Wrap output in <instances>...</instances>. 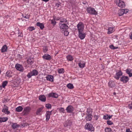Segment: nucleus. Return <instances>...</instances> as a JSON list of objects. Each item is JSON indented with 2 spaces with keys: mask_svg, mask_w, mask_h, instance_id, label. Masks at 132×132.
I'll use <instances>...</instances> for the list:
<instances>
[{
  "mask_svg": "<svg viewBox=\"0 0 132 132\" xmlns=\"http://www.w3.org/2000/svg\"><path fill=\"white\" fill-rule=\"evenodd\" d=\"M87 12L90 14L93 15H97V12L94 9L91 7H87L86 10Z\"/></svg>",
  "mask_w": 132,
  "mask_h": 132,
  "instance_id": "f257e3e1",
  "label": "nucleus"
},
{
  "mask_svg": "<svg viewBox=\"0 0 132 132\" xmlns=\"http://www.w3.org/2000/svg\"><path fill=\"white\" fill-rule=\"evenodd\" d=\"M114 2L119 7L123 8L125 6V3L121 0H115Z\"/></svg>",
  "mask_w": 132,
  "mask_h": 132,
  "instance_id": "f03ea898",
  "label": "nucleus"
},
{
  "mask_svg": "<svg viewBox=\"0 0 132 132\" xmlns=\"http://www.w3.org/2000/svg\"><path fill=\"white\" fill-rule=\"evenodd\" d=\"M85 128L88 130L93 131L94 130V128L92 125L90 123H87L85 126Z\"/></svg>",
  "mask_w": 132,
  "mask_h": 132,
  "instance_id": "7ed1b4c3",
  "label": "nucleus"
},
{
  "mask_svg": "<svg viewBox=\"0 0 132 132\" xmlns=\"http://www.w3.org/2000/svg\"><path fill=\"white\" fill-rule=\"evenodd\" d=\"M78 32H83L84 26V24L82 22H80L77 25Z\"/></svg>",
  "mask_w": 132,
  "mask_h": 132,
  "instance_id": "20e7f679",
  "label": "nucleus"
},
{
  "mask_svg": "<svg viewBox=\"0 0 132 132\" xmlns=\"http://www.w3.org/2000/svg\"><path fill=\"white\" fill-rule=\"evenodd\" d=\"M59 25L61 31L64 30H67L68 29V27L66 24L59 23Z\"/></svg>",
  "mask_w": 132,
  "mask_h": 132,
  "instance_id": "39448f33",
  "label": "nucleus"
},
{
  "mask_svg": "<svg viewBox=\"0 0 132 132\" xmlns=\"http://www.w3.org/2000/svg\"><path fill=\"white\" fill-rule=\"evenodd\" d=\"M44 107L42 106L41 107L38 108L36 110V114L38 116H40L42 114V113L43 112V109Z\"/></svg>",
  "mask_w": 132,
  "mask_h": 132,
  "instance_id": "423d86ee",
  "label": "nucleus"
},
{
  "mask_svg": "<svg viewBox=\"0 0 132 132\" xmlns=\"http://www.w3.org/2000/svg\"><path fill=\"white\" fill-rule=\"evenodd\" d=\"M129 78L128 76H123L120 78V80L124 83H126L128 81Z\"/></svg>",
  "mask_w": 132,
  "mask_h": 132,
  "instance_id": "0eeeda50",
  "label": "nucleus"
},
{
  "mask_svg": "<svg viewBox=\"0 0 132 132\" xmlns=\"http://www.w3.org/2000/svg\"><path fill=\"white\" fill-rule=\"evenodd\" d=\"M43 59L44 60L50 61L52 59L51 56L47 54H44L42 56Z\"/></svg>",
  "mask_w": 132,
  "mask_h": 132,
  "instance_id": "6e6552de",
  "label": "nucleus"
},
{
  "mask_svg": "<svg viewBox=\"0 0 132 132\" xmlns=\"http://www.w3.org/2000/svg\"><path fill=\"white\" fill-rule=\"evenodd\" d=\"M15 68L17 70L22 72L23 71L24 69L22 65L18 64H16Z\"/></svg>",
  "mask_w": 132,
  "mask_h": 132,
  "instance_id": "1a4fd4ad",
  "label": "nucleus"
},
{
  "mask_svg": "<svg viewBox=\"0 0 132 132\" xmlns=\"http://www.w3.org/2000/svg\"><path fill=\"white\" fill-rule=\"evenodd\" d=\"M122 75V73L121 70H120L118 72H117L116 75L114 76V78L118 80H119L120 78V77Z\"/></svg>",
  "mask_w": 132,
  "mask_h": 132,
  "instance_id": "9d476101",
  "label": "nucleus"
},
{
  "mask_svg": "<svg viewBox=\"0 0 132 132\" xmlns=\"http://www.w3.org/2000/svg\"><path fill=\"white\" fill-rule=\"evenodd\" d=\"M52 111H46L45 116L46 117V121H48L49 120L50 115L52 114Z\"/></svg>",
  "mask_w": 132,
  "mask_h": 132,
  "instance_id": "9b49d317",
  "label": "nucleus"
},
{
  "mask_svg": "<svg viewBox=\"0 0 132 132\" xmlns=\"http://www.w3.org/2000/svg\"><path fill=\"white\" fill-rule=\"evenodd\" d=\"M4 108H3L2 111L3 112H4L5 114H8L10 113V111H8V108L5 105H4Z\"/></svg>",
  "mask_w": 132,
  "mask_h": 132,
  "instance_id": "f8f14e48",
  "label": "nucleus"
},
{
  "mask_svg": "<svg viewBox=\"0 0 132 132\" xmlns=\"http://www.w3.org/2000/svg\"><path fill=\"white\" fill-rule=\"evenodd\" d=\"M31 110L30 108L29 107H26L24 108L23 111V113L24 114H27L30 112Z\"/></svg>",
  "mask_w": 132,
  "mask_h": 132,
  "instance_id": "ddd939ff",
  "label": "nucleus"
},
{
  "mask_svg": "<svg viewBox=\"0 0 132 132\" xmlns=\"http://www.w3.org/2000/svg\"><path fill=\"white\" fill-rule=\"evenodd\" d=\"M79 37L81 39H83L85 38L86 36L85 34L83 32H78Z\"/></svg>",
  "mask_w": 132,
  "mask_h": 132,
  "instance_id": "4468645a",
  "label": "nucleus"
},
{
  "mask_svg": "<svg viewBox=\"0 0 132 132\" xmlns=\"http://www.w3.org/2000/svg\"><path fill=\"white\" fill-rule=\"evenodd\" d=\"M73 108L71 105H69L66 109L67 112L68 113H71L73 110Z\"/></svg>",
  "mask_w": 132,
  "mask_h": 132,
  "instance_id": "2eb2a0df",
  "label": "nucleus"
},
{
  "mask_svg": "<svg viewBox=\"0 0 132 132\" xmlns=\"http://www.w3.org/2000/svg\"><path fill=\"white\" fill-rule=\"evenodd\" d=\"M48 96L49 97H52L56 98L58 97V95L56 93H51L49 94Z\"/></svg>",
  "mask_w": 132,
  "mask_h": 132,
  "instance_id": "dca6fc26",
  "label": "nucleus"
},
{
  "mask_svg": "<svg viewBox=\"0 0 132 132\" xmlns=\"http://www.w3.org/2000/svg\"><path fill=\"white\" fill-rule=\"evenodd\" d=\"M34 59L32 57H30L27 60V62L29 64L31 65L34 62Z\"/></svg>",
  "mask_w": 132,
  "mask_h": 132,
  "instance_id": "f3484780",
  "label": "nucleus"
},
{
  "mask_svg": "<svg viewBox=\"0 0 132 132\" xmlns=\"http://www.w3.org/2000/svg\"><path fill=\"white\" fill-rule=\"evenodd\" d=\"M115 84L114 81L112 80H110L108 83L109 86L111 88L114 87L115 86Z\"/></svg>",
  "mask_w": 132,
  "mask_h": 132,
  "instance_id": "a211bd4d",
  "label": "nucleus"
},
{
  "mask_svg": "<svg viewBox=\"0 0 132 132\" xmlns=\"http://www.w3.org/2000/svg\"><path fill=\"white\" fill-rule=\"evenodd\" d=\"M39 99L42 102H45L46 101V97L44 95H40L39 97Z\"/></svg>",
  "mask_w": 132,
  "mask_h": 132,
  "instance_id": "6ab92c4d",
  "label": "nucleus"
},
{
  "mask_svg": "<svg viewBox=\"0 0 132 132\" xmlns=\"http://www.w3.org/2000/svg\"><path fill=\"white\" fill-rule=\"evenodd\" d=\"M46 78L47 80L52 82L53 81V76L48 75L46 77Z\"/></svg>",
  "mask_w": 132,
  "mask_h": 132,
  "instance_id": "aec40b11",
  "label": "nucleus"
},
{
  "mask_svg": "<svg viewBox=\"0 0 132 132\" xmlns=\"http://www.w3.org/2000/svg\"><path fill=\"white\" fill-rule=\"evenodd\" d=\"M87 116L85 118L86 120L87 121H90L91 120L92 117V115L91 114H86Z\"/></svg>",
  "mask_w": 132,
  "mask_h": 132,
  "instance_id": "412c9836",
  "label": "nucleus"
},
{
  "mask_svg": "<svg viewBox=\"0 0 132 132\" xmlns=\"http://www.w3.org/2000/svg\"><path fill=\"white\" fill-rule=\"evenodd\" d=\"M36 25L39 27L41 29H43L44 28V24L43 23H41L39 22H37L36 23Z\"/></svg>",
  "mask_w": 132,
  "mask_h": 132,
  "instance_id": "4be33fe9",
  "label": "nucleus"
},
{
  "mask_svg": "<svg viewBox=\"0 0 132 132\" xmlns=\"http://www.w3.org/2000/svg\"><path fill=\"white\" fill-rule=\"evenodd\" d=\"M114 28L113 27H110L108 28L107 33L108 34H110L113 32L114 31Z\"/></svg>",
  "mask_w": 132,
  "mask_h": 132,
  "instance_id": "5701e85b",
  "label": "nucleus"
},
{
  "mask_svg": "<svg viewBox=\"0 0 132 132\" xmlns=\"http://www.w3.org/2000/svg\"><path fill=\"white\" fill-rule=\"evenodd\" d=\"M12 125L11 126L13 129H14L15 128H18L20 126L19 125L17 124L16 123H12Z\"/></svg>",
  "mask_w": 132,
  "mask_h": 132,
  "instance_id": "b1692460",
  "label": "nucleus"
},
{
  "mask_svg": "<svg viewBox=\"0 0 132 132\" xmlns=\"http://www.w3.org/2000/svg\"><path fill=\"white\" fill-rule=\"evenodd\" d=\"M7 49V47L6 45L3 46L1 49L2 52H3L6 51Z\"/></svg>",
  "mask_w": 132,
  "mask_h": 132,
  "instance_id": "393cba45",
  "label": "nucleus"
},
{
  "mask_svg": "<svg viewBox=\"0 0 132 132\" xmlns=\"http://www.w3.org/2000/svg\"><path fill=\"white\" fill-rule=\"evenodd\" d=\"M8 119V118L7 117L0 118V122H6Z\"/></svg>",
  "mask_w": 132,
  "mask_h": 132,
  "instance_id": "a878e982",
  "label": "nucleus"
},
{
  "mask_svg": "<svg viewBox=\"0 0 132 132\" xmlns=\"http://www.w3.org/2000/svg\"><path fill=\"white\" fill-rule=\"evenodd\" d=\"M6 76L9 77H11L12 76V72L11 71H7L6 73Z\"/></svg>",
  "mask_w": 132,
  "mask_h": 132,
  "instance_id": "bb28decb",
  "label": "nucleus"
},
{
  "mask_svg": "<svg viewBox=\"0 0 132 132\" xmlns=\"http://www.w3.org/2000/svg\"><path fill=\"white\" fill-rule=\"evenodd\" d=\"M23 109V108L21 106H19L16 108L15 110L16 111L20 112L22 111Z\"/></svg>",
  "mask_w": 132,
  "mask_h": 132,
  "instance_id": "cd10ccee",
  "label": "nucleus"
},
{
  "mask_svg": "<svg viewBox=\"0 0 132 132\" xmlns=\"http://www.w3.org/2000/svg\"><path fill=\"white\" fill-rule=\"evenodd\" d=\"M67 58L68 61H71L73 60V57L70 55H68L67 56Z\"/></svg>",
  "mask_w": 132,
  "mask_h": 132,
  "instance_id": "c85d7f7f",
  "label": "nucleus"
},
{
  "mask_svg": "<svg viewBox=\"0 0 132 132\" xmlns=\"http://www.w3.org/2000/svg\"><path fill=\"white\" fill-rule=\"evenodd\" d=\"M80 68H82L84 67L85 66V63L83 62H80L78 64Z\"/></svg>",
  "mask_w": 132,
  "mask_h": 132,
  "instance_id": "c756f323",
  "label": "nucleus"
},
{
  "mask_svg": "<svg viewBox=\"0 0 132 132\" xmlns=\"http://www.w3.org/2000/svg\"><path fill=\"white\" fill-rule=\"evenodd\" d=\"M68 88L69 89H72L74 88V86L71 83L68 84L67 86Z\"/></svg>",
  "mask_w": 132,
  "mask_h": 132,
  "instance_id": "7c9ffc66",
  "label": "nucleus"
},
{
  "mask_svg": "<svg viewBox=\"0 0 132 132\" xmlns=\"http://www.w3.org/2000/svg\"><path fill=\"white\" fill-rule=\"evenodd\" d=\"M61 31L63 34H64L65 36H67L69 34V32L67 30H64Z\"/></svg>",
  "mask_w": 132,
  "mask_h": 132,
  "instance_id": "2f4dec72",
  "label": "nucleus"
},
{
  "mask_svg": "<svg viewBox=\"0 0 132 132\" xmlns=\"http://www.w3.org/2000/svg\"><path fill=\"white\" fill-rule=\"evenodd\" d=\"M123 9L120 10L118 12V14L119 16H121L124 14L123 12Z\"/></svg>",
  "mask_w": 132,
  "mask_h": 132,
  "instance_id": "473e14b6",
  "label": "nucleus"
},
{
  "mask_svg": "<svg viewBox=\"0 0 132 132\" xmlns=\"http://www.w3.org/2000/svg\"><path fill=\"white\" fill-rule=\"evenodd\" d=\"M31 72L33 76L37 75L38 74L37 71L35 69L33 70Z\"/></svg>",
  "mask_w": 132,
  "mask_h": 132,
  "instance_id": "72a5a7b5",
  "label": "nucleus"
},
{
  "mask_svg": "<svg viewBox=\"0 0 132 132\" xmlns=\"http://www.w3.org/2000/svg\"><path fill=\"white\" fill-rule=\"evenodd\" d=\"M67 22V20L65 18H61V19H60V22L63 23H65Z\"/></svg>",
  "mask_w": 132,
  "mask_h": 132,
  "instance_id": "f704fd0d",
  "label": "nucleus"
},
{
  "mask_svg": "<svg viewBox=\"0 0 132 132\" xmlns=\"http://www.w3.org/2000/svg\"><path fill=\"white\" fill-rule=\"evenodd\" d=\"M50 21H51V23L52 24L53 26H54L56 24V22L55 21V19L54 18L52 20H50Z\"/></svg>",
  "mask_w": 132,
  "mask_h": 132,
  "instance_id": "c9c22d12",
  "label": "nucleus"
},
{
  "mask_svg": "<svg viewBox=\"0 0 132 132\" xmlns=\"http://www.w3.org/2000/svg\"><path fill=\"white\" fill-rule=\"evenodd\" d=\"M58 72L59 73H63L64 72V70L63 69H58Z\"/></svg>",
  "mask_w": 132,
  "mask_h": 132,
  "instance_id": "e433bc0d",
  "label": "nucleus"
},
{
  "mask_svg": "<svg viewBox=\"0 0 132 132\" xmlns=\"http://www.w3.org/2000/svg\"><path fill=\"white\" fill-rule=\"evenodd\" d=\"M59 111L60 113H64L65 110L63 108H60L59 109Z\"/></svg>",
  "mask_w": 132,
  "mask_h": 132,
  "instance_id": "4c0bfd02",
  "label": "nucleus"
},
{
  "mask_svg": "<svg viewBox=\"0 0 132 132\" xmlns=\"http://www.w3.org/2000/svg\"><path fill=\"white\" fill-rule=\"evenodd\" d=\"M7 81H5L3 82L2 84V86L3 88L5 87V86H6L7 84Z\"/></svg>",
  "mask_w": 132,
  "mask_h": 132,
  "instance_id": "58836bf2",
  "label": "nucleus"
},
{
  "mask_svg": "<svg viewBox=\"0 0 132 132\" xmlns=\"http://www.w3.org/2000/svg\"><path fill=\"white\" fill-rule=\"evenodd\" d=\"M105 132H113L112 131L111 128H106L105 129Z\"/></svg>",
  "mask_w": 132,
  "mask_h": 132,
  "instance_id": "ea45409f",
  "label": "nucleus"
},
{
  "mask_svg": "<svg viewBox=\"0 0 132 132\" xmlns=\"http://www.w3.org/2000/svg\"><path fill=\"white\" fill-rule=\"evenodd\" d=\"M35 29V28L34 27H28L27 30H28L30 31H32Z\"/></svg>",
  "mask_w": 132,
  "mask_h": 132,
  "instance_id": "a19ab883",
  "label": "nucleus"
},
{
  "mask_svg": "<svg viewBox=\"0 0 132 132\" xmlns=\"http://www.w3.org/2000/svg\"><path fill=\"white\" fill-rule=\"evenodd\" d=\"M33 76V75L32 74V73L30 72L28 73L27 76L28 78H30Z\"/></svg>",
  "mask_w": 132,
  "mask_h": 132,
  "instance_id": "79ce46f5",
  "label": "nucleus"
},
{
  "mask_svg": "<svg viewBox=\"0 0 132 132\" xmlns=\"http://www.w3.org/2000/svg\"><path fill=\"white\" fill-rule=\"evenodd\" d=\"M47 109H51V105L50 104H46L45 105Z\"/></svg>",
  "mask_w": 132,
  "mask_h": 132,
  "instance_id": "37998d69",
  "label": "nucleus"
},
{
  "mask_svg": "<svg viewBox=\"0 0 132 132\" xmlns=\"http://www.w3.org/2000/svg\"><path fill=\"white\" fill-rule=\"evenodd\" d=\"M110 48L113 50H115L118 48V47H114L113 45H110Z\"/></svg>",
  "mask_w": 132,
  "mask_h": 132,
  "instance_id": "c03bdc74",
  "label": "nucleus"
},
{
  "mask_svg": "<svg viewBox=\"0 0 132 132\" xmlns=\"http://www.w3.org/2000/svg\"><path fill=\"white\" fill-rule=\"evenodd\" d=\"M108 115L106 114L104 115L103 119L105 120H108Z\"/></svg>",
  "mask_w": 132,
  "mask_h": 132,
  "instance_id": "a18cd8bd",
  "label": "nucleus"
},
{
  "mask_svg": "<svg viewBox=\"0 0 132 132\" xmlns=\"http://www.w3.org/2000/svg\"><path fill=\"white\" fill-rule=\"evenodd\" d=\"M43 51L45 53H46L48 50L47 47L46 46H45L43 48Z\"/></svg>",
  "mask_w": 132,
  "mask_h": 132,
  "instance_id": "49530a36",
  "label": "nucleus"
},
{
  "mask_svg": "<svg viewBox=\"0 0 132 132\" xmlns=\"http://www.w3.org/2000/svg\"><path fill=\"white\" fill-rule=\"evenodd\" d=\"M107 124L108 125H111L113 124V123L110 120H108L107 121Z\"/></svg>",
  "mask_w": 132,
  "mask_h": 132,
  "instance_id": "de8ad7c7",
  "label": "nucleus"
},
{
  "mask_svg": "<svg viewBox=\"0 0 132 132\" xmlns=\"http://www.w3.org/2000/svg\"><path fill=\"white\" fill-rule=\"evenodd\" d=\"M131 69H127L126 70V73L127 74H128L131 73Z\"/></svg>",
  "mask_w": 132,
  "mask_h": 132,
  "instance_id": "09e8293b",
  "label": "nucleus"
},
{
  "mask_svg": "<svg viewBox=\"0 0 132 132\" xmlns=\"http://www.w3.org/2000/svg\"><path fill=\"white\" fill-rule=\"evenodd\" d=\"M124 14H126L128 12V10L127 9H123Z\"/></svg>",
  "mask_w": 132,
  "mask_h": 132,
  "instance_id": "8fccbe9b",
  "label": "nucleus"
},
{
  "mask_svg": "<svg viewBox=\"0 0 132 132\" xmlns=\"http://www.w3.org/2000/svg\"><path fill=\"white\" fill-rule=\"evenodd\" d=\"M67 121V124H68V125L69 126H70L72 124V122L70 120H68Z\"/></svg>",
  "mask_w": 132,
  "mask_h": 132,
  "instance_id": "3c124183",
  "label": "nucleus"
},
{
  "mask_svg": "<svg viewBox=\"0 0 132 132\" xmlns=\"http://www.w3.org/2000/svg\"><path fill=\"white\" fill-rule=\"evenodd\" d=\"M128 107L129 109H132V103L129 104L128 105Z\"/></svg>",
  "mask_w": 132,
  "mask_h": 132,
  "instance_id": "603ef678",
  "label": "nucleus"
},
{
  "mask_svg": "<svg viewBox=\"0 0 132 132\" xmlns=\"http://www.w3.org/2000/svg\"><path fill=\"white\" fill-rule=\"evenodd\" d=\"M98 115H96L95 114L94 116V117L95 119V120H97L98 117Z\"/></svg>",
  "mask_w": 132,
  "mask_h": 132,
  "instance_id": "864d4df0",
  "label": "nucleus"
},
{
  "mask_svg": "<svg viewBox=\"0 0 132 132\" xmlns=\"http://www.w3.org/2000/svg\"><path fill=\"white\" fill-rule=\"evenodd\" d=\"M60 5V3H56L55 6L57 7H59Z\"/></svg>",
  "mask_w": 132,
  "mask_h": 132,
  "instance_id": "5fc2aeb1",
  "label": "nucleus"
},
{
  "mask_svg": "<svg viewBox=\"0 0 132 132\" xmlns=\"http://www.w3.org/2000/svg\"><path fill=\"white\" fill-rule=\"evenodd\" d=\"M64 126L65 127H67L68 126V124H67V121L64 124Z\"/></svg>",
  "mask_w": 132,
  "mask_h": 132,
  "instance_id": "6e6d98bb",
  "label": "nucleus"
},
{
  "mask_svg": "<svg viewBox=\"0 0 132 132\" xmlns=\"http://www.w3.org/2000/svg\"><path fill=\"white\" fill-rule=\"evenodd\" d=\"M87 113L86 114H91V113H90V110H88V109H87Z\"/></svg>",
  "mask_w": 132,
  "mask_h": 132,
  "instance_id": "4d7b16f0",
  "label": "nucleus"
},
{
  "mask_svg": "<svg viewBox=\"0 0 132 132\" xmlns=\"http://www.w3.org/2000/svg\"><path fill=\"white\" fill-rule=\"evenodd\" d=\"M126 132H132L130 130V129L129 128L126 129Z\"/></svg>",
  "mask_w": 132,
  "mask_h": 132,
  "instance_id": "13d9d810",
  "label": "nucleus"
},
{
  "mask_svg": "<svg viewBox=\"0 0 132 132\" xmlns=\"http://www.w3.org/2000/svg\"><path fill=\"white\" fill-rule=\"evenodd\" d=\"M130 38L132 39V32H131L130 34Z\"/></svg>",
  "mask_w": 132,
  "mask_h": 132,
  "instance_id": "bf43d9fd",
  "label": "nucleus"
},
{
  "mask_svg": "<svg viewBox=\"0 0 132 132\" xmlns=\"http://www.w3.org/2000/svg\"><path fill=\"white\" fill-rule=\"evenodd\" d=\"M129 77H131L132 76V73H130L128 74Z\"/></svg>",
  "mask_w": 132,
  "mask_h": 132,
  "instance_id": "052dcab7",
  "label": "nucleus"
},
{
  "mask_svg": "<svg viewBox=\"0 0 132 132\" xmlns=\"http://www.w3.org/2000/svg\"><path fill=\"white\" fill-rule=\"evenodd\" d=\"M60 19H61V18H57L56 19H55V20H60Z\"/></svg>",
  "mask_w": 132,
  "mask_h": 132,
  "instance_id": "680f3d73",
  "label": "nucleus"
},
{
  "mask_svg": "<svg viewBox=\"0 0 132 132\" xmlns=\"http://www.w3.org/2000/svg\"><path fill=\"white\" fill-rule=\"evenodd\" d=\"M112 116H113L112 115L110 116V115H108V117H109L108 119H110L112 117Z\"/></svg>",
  "mask_w": 132,
  "mask_h": 132,
  "instance_id": "e2e57ef3",
  "label": "nucleus"
},
{
  "mask_svg": "<svg viewBox=\"0 0 132 132\" xmlns=\"http://www.w3.org/2000/svg\"><path fill=\"white\" fill-rule=\"evenodd\" d=\"M23 16L24 18H25L26 19H28V17H27L26 16H24L23 15Z\"/></svg>",
  "mask_w": 132,
  "mask_h": 132,
  "instance_id": "0e129e2a",
  "label": "nucleus"
},
{
  "mask_svg": "<svg viewBox=\"0 0 132 132\" xmlns=\"http://www.w3.org/2000/svg\"><path fill=\"white\" fill-rule=\"evenodd\" d=\"M81 115L82 117H83L85 115V114L84 113H82Z\"/></svg>",
  "mask_w": 132,
  "mask_h": 132,
  "instance_id": "69168bd1",
  "label": "nucleus"
},
{
  "mask_svg": "<svg viewBox=\"0 0 132 132\" xmlns=\"http://www.w3.org/2000/svg\"><path fill=\"white\" fill-rule=\"evenodd\" d=\"M43 1L45 2H47L49 0H43Z\"/></svg>",
  "mask_w": 132,
  "mask_h": 132,
  "instance_id": "338daca9",
  "label": "nucleus"
},
{
  "mask_svg": "<svg viewBox=\"0 0 132 132\" xmlns=\"http://www.w3.org/2000/svg\"><path fill=\"white\" fill-rule=\"evenodd\" d=\"M2 86H0V90H1L2 89Z\"/></svg>",
  "mask_w": 132,
  "mask_h": 132,
  "instance_id": "774afa93",
  "label": "nucleus"
}]
</instances>
